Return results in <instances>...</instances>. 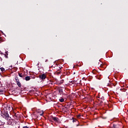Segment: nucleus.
Masks as SVG:
<instances>
[{
  "instance_id": "obj_9",
  "label": "nucleus",
  "mask_w": 128,
  "mask_h": 128,
  "mask_svg": "<svg viewBox=\"0 0 128 128\" xmlns=\"http://www.w3.org/2000/svg\"><path fill=\"white\" fill-rule=\"evenodd\" d=\"M18 76L20 78H24V75L22 74L18 73Z\"/></svg>"
},
{
  "instance_id": "obj_8",
  "label": "nucleus",
  "mask_w": 128,
  "mask_h": 128,
  "mask_svg": "<svg viewBox=\"0 0 128 128\" xmlns=\"http://www.w3.org/2000/svg\"><path fill=\"white\" fill-rule=\"evenodd\" d=\"M25 80H30V77L29 76H27L26 77H25Z\"/></svg>"
},
{
  "instance_id": "obj_18",
  "label": "nucleus",
  "mask_w": 128,
  "mask_h": 128,
  "mask_svg": "<svg viewBox=\"0 0 128 128\" xmlns=\"http://www.w3.org/2000/svg\"><path fill=\"white\" fill-rule=\"evenodd\" d=\"M77 117H78V118H80V114L78 115V116H77Z\"/></svg>"
},
{
  "instance_id": "obj_16",
  "label": "nucleus",
  "mask_w": 128,
  "mask_h": 128,
  "mask_svg": "<svg viewBox=\"0 0 128 128\" xmlns=\"http://www.w3.org/2000/svg\"><path fill=\"white\" fill-rule=\"evenodd\" d=\"M58 68H59V70H60L61 68H62V66H58Z\"/></svg>"
},
{
  "instance_id": "obj_3",
  "label": "nucleus",
  "mask_w": 128,
  "mask_h": 128,
  "mask_svg": "<svg viewBox=\"0 0 128 128\" xmlns=\"http://www.w3.org/2000/svg\"><path fill=\"white\" fill-rule=\"evenodd\" d=\"M52 120H54L56 122H60V119L56 116H52Z\"/></svg>"
},
{
  "instance_id": "obj_5",
  "label": "nucleus",
  "mask_w": 128,
  "mask_h": 128,
  "mask_svg": "<svg viewBox=\"0 0 128 128\" xmlns=\"http://www.w3.org/2000/svg\"><path fill=\"white\" fill-rule=\"evenodd\" d=\"M38 112L40 116H42L44 114V111L42 110H39Z\"/></svg>"
},
{
  "instance_id": "obj_4",
  "label": "nucleus",
  "mask_w": 128,
  "mask_h": 128,
  "mask_svg": "<svg viewBox=\"0 0 128 128\" xmlns=\"http://www.w3.org/2000/svg\"><path fill=\"white\" fill-rule=\"evenodd\" d=\"M93 74H97L98 72L100 74V72L96 71V70H94L92 72Z\"/></svg>"
},
{
  "instance_id": "obj_12",
  "label": "nucleus",
  "mask_w": 128,
  "mask_h": 128,
  "mask_svg": "<svg viewBox=\"0 0 128 128\" xmlns=\"http://www.w3.org/2000/svg\"><path fill=\"white\" fill-rule=\"evenodd\" d=\"M1 72H4V68L2 67L0 68Z\"/></svg>"
},
{
  "instance_id": "obj_23",
  "label": "nucleus",
  "mask_w": 128,
  "mask_h": 128,
  "mask_svg": "<svg viewBox=\"0 0 128 128\" xmlns=\"http://www.w3.org/2000/svg\"><path fill=\"white\" fill-rule=\"evenodd\" d=\"M37 66H38V64Z\"/></svg>"
},
{
  "instance_id": "obj_14",
  "label": "nucleus",
  "mask_w": 128,
  "mask_h": 128,
  "mask_svg": "<svg viewBox=\"0 0 128 128\" xmlns=\"http://www.w3.org/2000/svg\"><path fill=\"white\" fill-rule=\"evenodd\" d=\"M120 90H122V92H126V89L123 88V89H121Z\"/></svg>"
},
{
  "instance_id": "obj_10",
  "label": "nucleus",
  "mask_w": 128,
  "mask_h": 128,
  "mask_svg": "<svg viewBox=\"0 0 128 128\" xmlns=\"http://www.w3.org/2000/svg\"><path fill=\"white\" fill-rule=\"evenodd\" d=\"M60 102H64V98H62L59 100Z\"/></svg>"
},
{
  "instance_id": "obj_7",
  "label": "nucleus",
  "mask_w": 128,
  "mask_h": 128,
  "mask_svg": "<svg viewBox=\"0 0 128 128\" xmlns=\"http://www.w3.org/2000/svg\"><path fill=\"white\" fill-rule=\"evenodd\" d=\"M58 92H59L60 94H63V92H64V91H63V90H62V88L59 89V90H58Z\"/></svg>"
},
{
  "instance_id": "obj_19",
  "label": "nucleus",
  "mask_w": 128,
  "mask_h": 128,
  "mask_svg": "<svg viewBox=\"0 0 128 128\" xmlns=\"http://www.w3.org/2000/svg\"><path fill=\"white\" fill-rule=\"evenodd\" d=\"M76 120H73V122H76Z\"/></svg>"
},
{
  "instance_id": "obj_11",
  "label": "nucleus",
  "mask_w": 128,
  "mask_h": 128,
  "mask_svg": "<svg viewBox=\"0 0 128 128\" xmlns=\"http://www.w3.org/2000/svg\"><path fill=\"white\" fill-rule=\"evenodd\" d=\"M15 80H16V82L20 81V80H18V76H16V77L15 78Z\"/></svg>"
},
{
  "instance_id": "obj_24",
  "label": "nucleus",
  "mask_w": 128,
  "mask_h": 128,
  "mask_svg": "<svg viewBox=\"0 0 128 128\" xmlns=\"http://www.w3.org/2000/svg\"><path fill=\"white\" fill-rule=\"evenodd\" d=\"M76 74V72H74V74Z\"/></svg>"
},
{
  "instance_id": "obj_15",
  "label": "nucleus",
  "mask_w": 128,
  "mask_h": 128,
  "mask_svg": "<svg viewBox=\"0 0 128 128\" xmlns=\"http://www.w3.org/2000/svg\"><path fill=\"white\" fill-rule=\"evenodd\" d=\"M9 120V122H12V120L10 119V118L8 120Z\"/></svg>"
},
{
  "instance_id": "obj_22",
  "label": "nucleus",
  "mask_w": 128,
  "mask_h": 128,
  "mask_svg": "<svg viewBox=\"0 0 128 128\" xmlns=\"http://www.w3.org/2000/svg\"><path fill=\"white\" fill-rule=\"evenodd\" d=\"M72 82V84H74V83L72 82H72Z\"/></svg>"
},
{
  "instance_id": "obj_13",
  "label": "nucleus",
  "mask_w": 128,
  "mask_h": 128,
  "mask_svg": "<svg viewBox=\"0 0 128 128\" xmlns=\"http://www.w3.org/2000/svg\"><path fill=\"white\" fill-rule=\"evenodd\" d=\"M113 128H118V125L116 124H113Z\"/></svg>"
},
{
  "instance_id": "obj_21",
  "label": "nucleus",
  "mask_w": 128,
  "mask_h": 128,
  "mask_svg": "<svg viewBox=\"0 0 128 128\" xmlns=\"http://www.w3.org/2000/svg\"><path fill=\"white\" fill-rule=\"evenodd\" d=\"M1 58V60H2V58Z\"/></svg>"
},
{
  "instance_id": "obj_17",
  "label": "nucleus",
  "mask_w": 128,
  "mask_h": 128,
  "mask_svg": "<svg viewBox=\"0 0 128 128\" xmlns=\"http://www.w3.org/2000/svg\"><path fill=\"white\" fill-rule=\"evenodd\" d=\"M23 128H29L28 126H24L23 127Z\"/></svg>"
},
{
  "instance_id": "obj_20",
  "label": "nucleus",
  "mask_w": 128,
  "mask_h": 128,
  "mask_svg": "<svg viewBox=\"0 0 128 128\" xmlns=\"http://www.w3.org/2000/svg\"><path fill=\"white\" fill-rule=\"evenodd\" d=\"M108 86H110L111 84H108Z\"/></svg>"
},
{
  "instance_id": "obj_6",
  "label": "nucleus",
  "mask_w": 128,
  "mask_h": 128,
  "mask_svg": "<svg viewBox=\"0 0 128 128\" xmlns=\"http://www.w3.org/2000/svg\"><path fill=\"white\" fill-rule=\"evenodd\" d=\"M16 82L18 86H19V88H22V84H20V81H17V82Z\"/></svg>"
},
{
  "instance_id": "obj_2",
  "label": "nucleus",
  "mask_w": 128,
  "mask_h": 128,
  "mask_svg": "<svg viewBox=\"0 0 128 128\" xmlns=\"http://www.w3.org/2000/svg\"><path fill=\"white\" fill-rule=\"evenodd\" d=\"M39 78H40V80H46V74H43L41 75H40Z\"/></svg>"
},
{
  "instance_id": "obj_1",
  "label": "nucleus",
  "mask_w": 128,
  "mask_h": 128,
  "mask_svg": "<svg viewBox=\"0 0 128 128\" xmlns=\"http://www.w3.org/2000/svg\"><path fill=\"white\" fill-rule=\"evenodd\" d=\"M2 116L3 118H5V120H8L10 118V115L8 114V112H3L2 113Z\"/></svg>"
}]
</instances>
